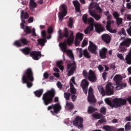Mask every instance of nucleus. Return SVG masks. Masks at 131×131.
<instances>
[{
	"mask_svg": "<svg viewBox=\"0 0 131 131\" xmlns=\"http://www.w3.org/2000/svg\"><path fill=\"white\" fill-rule=\"evenodd\" d=\"M69 32L71 34L69 36ZM68 32V29L67 28H64V34H63V37H66L67 38L64 40V42L60 43L59 47L60 50L63 52V53H67L69 58H70L71 60L73 61V63H68L67 71L68 72V76H71L74 74L76 70V63L74 61V55L72 53V51L69 50H67V45L69 46H71L73 43L74 41V36H73V31H69Z\"/></svg>",
	"mask_w": 131,
	"mask_h": 131,
	"instance_id": "f257e3e1",
	"label": "nucleus"
},
{
	"mask_svg": "<svg viewBox=\"0 0 131 131\" xmlns=\"http://www.w3.org/2000/svg\"><path fill=\"white\" fill-rule=\"evenodd\" d=\"M33 80H34V78H33V72L32 71V69H31V68H28L24 72L21 78L22 83L24 84L26 83L27 88L30 89V88L33 85L32 83Z\"/></svg>",
	"mask_w": 131,
	"mask_h": 131,
	"instance_id": "f03ea898",
	"label": "nucleus"
},
{
	"mask_svg": "<svg viewBox=\"0 0 131 131\" xmlns=\"http://www.w3.org/2000/svg\"><path fill=\"white\" fill-rule=\"evenodd\" d=\"M105 102L111 108H118V107H121V106L126 105L127 98H126V99L122 98H115L113 101H111V100L109 99H106Z\"/></svg>",
	"mask_w": 131,
	"mask_h": 131,
	"instance_id": "7ed1b4c3",
	"label": "nucleus"
},
{
	"mask_svg": "<svg viewBox=\"0 0 131 131\" xmlns=\"http://www.w3.org/2000/svg\"><path fill=\"white\" fill-rule=\"evenodd\" d=\"M56 95V92L54 89H51L50 91H48L45 93L42 96V100L43 101V104L45 106H49V105L53 103V99Z\"/></svg>",
	"mask_w": 131,
	"mask_h": 131,
	"instance_id": "20e7f679",
	"label": "nucleus"
},
{
	"mask_svg": "<svg viewBox=\"0 0 131 131\" xmlns=\"http://www.w3.org/2000/svg\"><path fill=\"white\" fill-rule=\"evenodd\" d=\"M98 90L102 96H111L114 94V87L112 85V83H108L106 84L105 86V91L104 90V88L102 85H99L98 86Z\"/></svg>",
	"mask_w": 131,
	"mask_h": 131,
	"instance_id": "39448f33",
	"label": "nucleus"
},
{
	"mask_svg": "<svg viewBox=\"0 0 131 131\" xmlns=\"http://www.w3.org/2000/svg\"><path fill=\"white\" fill-rule=\"evenodd\" d=\"M82 74L85 79H88L91 82H96L97 81V76H96L95 72L93 70H90L88 73L86 70H84L82 72Z\"/></svg>",
	"mask_w": 131,
	"mask_h": 131,
	"instance_id": "423d86ee",
	"label": "nucleus"
},
{
	"mask_svg": "<svg viewBox=\"0 0 131 131\" xmlns=\"http://www.w3.org/2000/svg\"><path fill=\"white\" fill-rule=\"evenodd\" d=\"M131 43L130 38H125L124 39L123 41L120 43L118 48V51L120 53H125L127 51V48H129Z\"/></svg>",
	"mask_w": 131,
	"mask_h": 131,
	"instance_id": "0eeeda50",
	"label": "nucleus"
},
{
	"mask_svg": "<svg viewBox=\"0 0 131 131\" xmlns=\"http://www.w3.org/2000/svg\"><path fill=\"white\" fill-rule=\"evenodd\" d=\"M62 107L60 103L52 104V105L48 106L47 110L48 111H50V113L52 115L55 114H58L61 111Z\"/></svg>",
	"mask_w": 131,
	"mask_h": 131,
	"instance_id": "6e6552de",
	"label": "nucleus"
},
{
	"mask_svg": "<svg viewBox=\"0 0 131 131\" xmlns=\"http://www.w3.org/2000/svg\"><path fill=\"white\" fill-rule=\"evenodd\" d=\"M88 95V100L90 105H92L93 107L96 106V100L94 95V90L91 87L89 88Z\"/></svg>",
	"mask_w": 131,
	"mask_h": 131,
	"instance_id": "1a4fd4ad",
	"label": "nucleus"
},
{
	"mask_svg": "<svg viewBox=\"0 0 131 131\" xmlns=\"http://www.w3.org/2000/svg\"><path fill=\"white\" fill-rule=\"evenodd\" d=\"M83 119L79 116H77L73 121V125L77 126L78 128H82L83 127Z\"/></svg>",
	"mask_w": 131,
	"mask_h": 131,
	"instance_id": "9d476101",
	"label": "nucleus"
},
{
	"mask_svg": "<svg viewBox=\"0 0 131 131\" xmlns=\"http://www.w3.org/2000/svg\"><path fill=\"white\" fill-rule=\"evenodd\" d=\"M88 22L90 26L87 27L84 31L85 34H89L91 32V31H93L94 30V18L90 17L88 18Z\"/></svg>",
	"mask_w": 131,
	"mask_h": 131,
	"instance_id": "9b49d317",
	"label": "nucleus"
},
{
	"mask_svg": "<svg viewBox=\"0 0 131 131\" xmlns=\"http://www.w3.org/2000/svg\"><path fill=\"white\" fill-rule=\"evenodd\" d=\"M76 50L77 53L79 54V58H82V55H83L85 58H86L87 59H90L91 54L89 53L88 49H84L83 51H82V49L81 48H77Z\"/></svg>",
	"mask_w": 131,
	"mask_h": 131,
	"instance_id": "f8f14e48",
	"label": "nucleus"
},
{
	"mask_svg": "<svg viewBox=\"0 0 131 131\" xmlns=\"http://www.w3.org/2000/svg\"><path fill=\"white\" fill-rule=\"evenodd\" d=\"M89 12L90 16L94 18L97 21L101 19V15L96 13V11L93 9V4H90Z\"/></svg>",
	"mask_w": 131,
	"mask_h": 131,
	"instance_id": "ddd939ff",
	"label": "nucleus"
},
{
	"mask_svg": "<svg viewBox=\"0 0 131 131\" xmlns=\"http://www.w3.org/2000/svg\"><path fill=\"white\" fill-rule=\"evenodd\" d=\"M67 15V7L65 5H61V12H59L58 18L59 21H63L64 17Z\"/></svg>",
	"mask_w": 131,
	"mask_h": 131,
	"instance_id": "4468645a",
	"label": "nucleus"
},
{
	"mask_svg": "<svg viewBox=\"0 0 131 131\" xmlns=\"http://www.w3.org/2000/svg\"><path fill=\"white\" fill-rule=\"evenodd\" d=\"M89 84H90L89 81L85 79H83L81 82V86L85 95L88 94V88H89Z\"/></svg>",
	"mask_w": 131,
	"mask_h": 131,
	"instance_id": "2eb2a0df",
	"label": "nucleus"
},
{
	"mask_svg": "<svg viewBox=\"0 0 131 131\" xmlns=\"http://www.w3.org/2000/svg\"><path fill=\"white\" fill-rule=\"evenodd\" d=\"M89 50L91 51L92 54H95L97 55L98 54V47L96 46L93 42L90 41V47L89 48Z\"/></svg>",
	"mask_w": 131,
	"mask_h": 131,
	"instance_id": "dca6fc26",
	"label": "nucleus"
},
{
	"mask_svg": "<svg viewBox=\"0 0 131 131\" xmlns=\"http://www.w3.org/2000/svg\"><path fill=\"white\" fill-rule=\"evenodd\" d=\"M82 39H83V34L81 33H77L75 40V45L76 47L79 46V43H80V41H81Z\"/></svg>",
	"mask_w": 131,
	"mask_h": 131,
	"instance_id": "f3484780",
	"label": "nucleus"
},
{
	"mask_svg": "<svg viewBox=\"0 0 131 131\" xmlns=\"http://www.w3.org/2000/svg\"><path fill=\"white\" fill-rule=\"evenodd\" d=\"M30 56L34 60L37 61V60L39 59V57H41V53L39 51H32L30 53Z\"/></svg>",
	"mask_w": 131,
	"mask_h": 131,
	"instance_id": "a211bd4d",
	"label": "nucleus"
},
{
	"mask_svg": "<svg viewBox=\"0 0 131 131\" xmlns=\"http://www.w3.org/2000/svg\"><path fill=\"white\" fill-rule=\"evenodd\" d=\"M101 39L105 42V43H110L111 41V36L108 34H103L101 35Z\"/></svg>",
	"mask_w": 131,
	"mask_h": 131,
	"instance_id": "6ab92c4d",
	"label": "nucleus"
},
{
	"mask_svg": "<svg viewBox=\"0 0 131 131\" xmlns=\"http://www.w3.org/2000/svg\"><path fill=\"white\" fill-rule=\"evenodd\" d=\"M107 51V49L105 48H103L99 51V56L101 59H106Z\"/></svg>",
	"mask_w": 131,
	"mask_h": 131,
	"instance_id": "aec40b11",
	"label": "nucleus"
},
{
	"mask_svg": "<svg viewBox=\"0 0 131 131\" xmlns=\"http://www.w3.org/2000/svg\"><path fill=\"white\" fill-rule=\"evenodd\" d=\"M73 4L75 8V11L77 13H81L80 11V4L78 1H73Z\"/></svg>",
	"mask_w": 131,
	"mask_h": 131,
	"instance_id": "412c9836",
	"label": "nucleus"
},
{
	"mask_svg": "<svg viewBox=\"0 0 131 131\" xmlns=\"http://www.w3.org/2000/svg\"><path fill=\"white\" fill-rule=\"evenodd\" d=\"M19 41L22 45L23 46H29V43H30V41L28 40L26 38L22 37L19 39Z\"/></svg>",
	"mask_w": 131,
	"mask_h": 131,
	"instance_id": "4be33fe9",
	"label": "nucleus"
},
{
	"mask_svg": "<svg viewBox=\"0 0 131 131\" xmlns=\"http://www.w3.org/2000/svg\"><path fill=\"white\" fill-rule=\"evenodd\" d=\"M125 60L126 64H128V65H131V50L129 51L128 54L126 55Z\"/></svg>",
	"mask_w": 131,
	"mask_h": 131,
	"instance_id": "5701e85b",
	"label": "nucleus"
},
{
	"mask_svg": "<svg viewBox=\"0 0 131 131\" xmlns=\"http://www.w3.org/2000/svg\"><path fill=\"white\" fill-rule=\"evenodd\" d=\"M114 81H115L116 85H117L118 84H119L120 82H121V81L122 80V78L120 75H116L114 78Z\"/></svg>",
	"mask_w": 131,
	"mask_h": 131,
	"instance_id": "b1692460",
	"label": "nucleus"
},
{
	"mask_svg": "<svg viewBox=\"0 0 131 131\" xmlns=\"http://www.w3.org/2000/svg\"><path fill=\"white\" fill-rule=\"evenodd\" d=\"M95 29L96 31L98 32V33H100V32H103L104 29L102 27L101 25L96 24L95 25Z\"/></svg>",
	"mask_w": 131,
	"mask_h": 131,
	"instance_id": "393cba45",
	"label": "nucleus"
},
{
	"mask_svg": "<svg viewBox=\"0 0 131 131\" xmlns=\"http://www.w3.org/2000/svg\"><path fill=\"white\" fill-rule=\"evenodd\" d=\"M37 45L41 46L42 47H43L45 45H46V42H47V39L45 38H39L37 40Z\"/></svg>",
	"mask_w": 131,
	"mask_h": 131,
	"instance_id": "a878e982",
	"label": "nucleus"
},
{
	"mask_svg": "<svg viewBox=\"0 0 131 131\" xmlns=\"http://www.w3.org/2000/svg\"><path fill=\"white\" fill-rule=\"evenodd\" d=\"M43 93V90L40 89L39 90H37L34 92V94L36 97L38 98H40L41 97V95Z\"/></svg>",
	"mask_w": 131,
	"mask_h": 131,
	"instance_id": "bb28decb",
	"label": "nucleus"
},
{
	"mask_svg": "<svg viewBox=\"0 0 131 131\" xmlns=\"http://www.w3.org/2000/svg\"><path fill=\"white\" fill-rule=\"evenodd\" d=\"M22 52L25 54V55H29L30 54V52H31V48H29V47H26L21 50Z\"/></svg>",
	"mask_w": 131,
	"mask_h": 131,
	"instance_id": "cd10ccee",
	"label": "nucleus"
},
{
	"mask_svg": "<svg viewBox=\"0 0 131 131\" xmlns=\"http://www.w3.org/2000/svg\"><path fill=\"white\" fill-rule=\"evenodd\" d=\"M29 17V15L28 14V13L24 12V10L21 11V15H20L21 19H23V18L28 19Z\"/></svg>",
	"mask_w": 131,
	"mask_h": 131,
	"instance_id": "c85d7f7f",
	"label": "nucleus"
},
{
	"mask_svg": "<svg viewBox=\"0 0 131 131\" xmlns=\"http://www.w3.org/2000/svg\"><path fill=\"white\" fill-rule=\"evenodd\" d=\"M103 128L105 131H116L115 127L113 126L105 125L103 126Z\"/></svg>",
	"mask_w": 131,
	"mask_h": 131,
	"instance_id": "c756f323",
	"label": "nucleus"
},
{
	"mask_svg": "<svg viewBox=\"0 0 131 131\" xmlns=\"http://www.w3.org/2000/svg\"><path fill=\"white\" fill-rule=\"evenodd\" d=\"M106 30L111 32V33H116V31H117L116 30V29L112 30V29H111V25H109V24H108V25H106Z\"/></svg>",
	"mask_w": 131,
	"mask_h": 131,
	"instance_id": "7c9ffc66",
	"label": "nucleus"
},
{
	"mask_svg": "<svg viewBox=\"0 0 131 131\" xmlns=\"http://www.w3.org/2000/svg\"><path fill=\"white\" fill-rule=\"evenodd\" d=\"M124 88H126V83H119L117 85L116 87V90L119 91V90H121L122 89H124Z\"/></svg>",
	"mask_w": 131,
	"mask_h": 131,
	"instance_id": "2f4dec72",
	"label": "nucleus"
},
{
	"mask_svg": "<svg viewBox=\"0 0 131 131\" xmlns=\"http://www.w3.org/2000/svg\"><path fill=\"white\" fill-rule=\"evenodd\" d=\"M93 4V10H94V8H95L96 10L97 11H98L99 13L102 12V9L100 8V6H99V4H97L95 5H94V3H91Z\"/></svg>",
	"mask_w": 131,
	"mask_h": 131,
	"instance_id": "473e14b6",
	"label": "nucleus"
},
{
	"mask_svg": "<svg viewBox=\"0 0 131 131\" xmlns=\"http://www.w3.org/2000/svg\"><path fill=\"white\" fill-rule=\"evenodd\" d=\"M66 106L68 107L69 110H73V108H74L73 104L72 102H68V101H67Z\"/></svg>",
	"mask_w": 131,
	"mask_h": 131,
	"instance_id": "72a5a7b5",
	"label": "nucleus"
},
{
	"mask_svg": "<svg viewBox=\"0 0 131 131\" xmlns=\"http://www.w3.org/2000/svg\"><path fill=\"white\" fill-rule=\"evenodd\" d=\"M125 131H130L131 130V123L130 122H129L128 123H127L125 125Z\"/></svg>",
	"mask_w": 131,
	"mask_h": 131,
	"instance_id": "f704fd0d",
	"label": "nucleus"
},
{
	"mask_svg": "<svg viewBox=\"0 0 131 131\" xmlns=\"http://www.w3.org/2000/svg\"><path fill=\"white\" fill-rule=\"evenodd\" d=\"M95 111H97V109L94 108L92 106H90L88 108V113L89 114H92L95 112Z\"/></svg>",
	"mask_w": 131,
	"mask_h": 131,
	"instance_id": "c9c22d12",
	"label": "nucleus"
},
{
	"mask_svg": "<svg viewBox=\"0 0 131 131\" xmlns=\"http://www.w3.org/2000/svg\"><path fill=\"white\" fill-rule=\"evenodd\" d=\"M30 8H36L37 4L33 0H30Z\"/></svg>",
	"mask_w": 131,
	"mask_h": 131,
	"instance_id": "e433bc0d",
	"label": "nucleus"
},
{
	"mask_svg": "<svg viewBox=\"0 0 131 131\" xmlns=\"http://www.w3.org/2000/svg\"><path fill=\"white\" fill-rule=\"evenodd\" d=\"M24 29V31L26 33V34H30V33H31V29L29 26H26Z\"/></svg>",
	"mask_w": 131,
	"mask_h": 131,
	"instance_id": "4c0bfd02",
	"label": "nucleus"
},
{
	"mask_svg": "<svg viewBox=\"0 0 131 131\" xmlns=\"http://www.w3.org/2000/svg\"><path fill=\"white\" fill-rule=\"evenodd\" d=\"M14 46L17 47V48H21L22 47V45L21 44V42H20V39L18 40H16L13 43Z\"/></svg>",
	"mask_w": 131,
	"mask_h": 131,
	"instance_id": "58836bf2",
	"label": "nucleus"
},
{
	"mask_svg": "<svg viewBox=\"0 0 131 131\" xmlns=\"http://www.w3.org/2000/svg\"><path fill=\"white\" fill-rule=\"evenodd\" d=\"M107 24L106 25H108V24H109V25H111V24H113V23H114V21H111V15H107Z\"/></svg>",
	"mask_w": 131,
	"mask_h": 131,
	"instance_id": "ea45409f",
	"label": "nucleus"
},
{
	"mask_svg": "<svg viewBox=\"0 0 131 131\" xmlns=\"http://www.w3.org/2000/svg\"><path fill=\"white\" fill-rule=\"evenodd\" d=\"M119 35H126V33L125 32V30L124 28H122L118 32Z\"/></svg>",
	"mask_w": 131,
	"mask_h": 131,
	"instance_id": "a19ab883",
	"label": "nucleus"
},
{
	"mask_svg": "<svg viewBox=\"0 0 131 131\" xmlns=\"http://www.w3.org/2000/svg\"><path fill=\"white\" fill-rule=\"evenodd\" d=\"M68 26L70 28H72V27H73V18L72 17L69 18Z\"/></svg>",
	"mask_w": 131,
	"mask_h": 131,
	"instance_id": "79ce46f5",
	"label": "nucleus"
},
{
	"mask_svg": "<svg viewBox=\"0 0 131 131\" xmlns=\"http://www.w3.org/2000/svg\"><path fill=\"white\" fill-rule=\"evenodd\" d=\"M113 16L115 19H117L119 18V17H120V14L117 12V11H115L113 13Z\"/></svg>",
	"mask_w": 131,
	"mask_h": 131,
	"instance_id": "37998d69",
	"label": "nucleus"
},
{
	"mask_svg": "<svg viewBox=\"0 0 131 131\" xmlns=\"http://www.w3.org/2000/svg\"><path fill=\"white\" fill-rule=\"evenodd\" d=\"M92 116H93L94 118H96V119H100L101 118V115L100 114H92Z\"/></svg>",
	"mask_w": 131,
	"mask_h": 131,
	"instance_id": "c03bdc74",
	"label": "nucleus"
},
{
	"mask_svg": "<svg viewBox=\"0 0 131 131\" xmlns=\"http://www.w3.org/2000/svg\"><path fill=\"white\" fill-rule=\"evenodd\" d=\"M59 38L62 39L63 37V33H62V30L59 29L58 31Z\"/></svg>",
	"mask_w": 131,
	"mask_h": 131,
	"instance_id": "a18cd8bd",
	"label": "nucleus"
},
{
	"mask_svg": "<svg viewBox=\"0 0 131 131\" xmlns=\"http://www.w3.org/2000/svg\"><path fill=\"white\" fill-rule=\"evenodd\" d=\"M116 20V23L118 25V26H119V25H121L122 24V18H117Z\"/></svg>",
	"mask_w": 131,
	"mask_h": 131,
	"instance_id": "49530a36",
	"label": "nucleus"
},
{
	"mask_svg": "<svg viewBox=\"0 0 131 131\" xmlns=\"http://www.w3.org/2000/svg\"><path fill=\"white\" fill-rule=\"evenodd\" d=\"M88 15L86 14H84L82 16V21L85 23V24H86V22H88Z\"/></svg>",
	"mask_w": 131,
	"mask_h": 131,
	"instance_id": "de8ad7c7",
	"label": "nucleus"
},
{
	"mask_svg": "<svg viewBox=\"0 0 131 131\" xmlns=\"http://www.w3.org/2000/svg\"><path fill=\"white\" fill-rule=\"evenodd\" d=\"M70 96H71L70 93H67L66 92L64 93V97L66 100H67V101H68L69 100L70 98Z\"/></svg>",
	"mask_w": 131,
	"mask_h": 131,
	"instance_id": "09e8293b",
	"label": "nucleus"
},
{
	"mask_svg": "<svg viewBox=\"0 0 131 131\" xmlns=\"http://www.w3.org/2000/svg\"><path fill=\"white\" fill-rule=\"evenodd\" d=\"M100 113H102V114H106V107H105L104 106L101 107L100 108Z\"/></svg>",
	"mask_w": 131,
	"mask_h": 131,
	"instance_id": "8fccbe9b",
	"label": "nucleus"
},
{
	"mask_svg": "<svg viewBox=\"0 0 131 131\" xmlns=\"http://www.w3.org/2000/svg\"><path fill=\"white\" fill-rule=\"evenodd\" d=\"M54 31V29L53 28V27H50L48 29V32L49 34H52Z\"/></svg>",
	"mask_w": 131,
	"mask_h": 131,
	"instance_id": "3c124183",
	"label": "nucleus"
},
{
	"mask_svg": "<svg viewBox=\"0 0 131 131\" xmlns=\"http://www.w3.org/2000/svg\"><path fill=\"white\" fill-rule=\"evenodd\" d=\"M117 57H118L119 59H120V60H123V61H124V58L123 57V55H122V54H120L118 53L117 54Z\"/></svg>",
	"mask_w": 131,
	"mask_h": 131,
	"instance_id": "603ef678",
	"label": "nucleus"
},
{
	"mask_svg": "<svg viewBox=\"0 0 131 131\" xmlns=\"http://www.w3.org/2000/svg\"><path fill=\"white\" fill-rule=\"evenodd\" d=\"M70 91H71V94H72L73 95H75V94H76V90H75V88H71L70 89Z\"/></svg>",
	"mask_w": 131,
	"mask_h": 131,
	"instance_id": "864d4df0",
	"label": "nucleus"
},
{
	"mask_svg": "<svg viewBox=\"0 0 131 131\" xmlns=\"http://www.w3.org/2000/svg\"><path fill=\"white\" fill-rule=\"evenodd\" d=\"M87 45H88V41H86V40H84L82 41L81 47L84 48V47H85V46H87Z\"/></svg>",
	"mask_w": 131,
	"mask_h": 131,
	"instance_id": "5fc2aeb1",
	"label": "nucleus"
},
{
	"mask_svg": "<svg viewBox=\"0 0 131 131\" xmlns=\"http://www.w3.org/2000/svg\"><path fill=\"white\" fill-rule=\"evenodd\" d=\"M102 78L103 80H106V78H107V72H105L102 74Z\"/></svg>",
	"mask_w": 131,
	"mask_h": 131,
	"instance_id": "6e6d98bb",
	"label": "nucleus"
},
{
	"mask_svg": "<svg viewBox=\"0 0 131 131\" xmlns=\"http://www.w3.org/2000/svg\"><path fill=\"white\" fill-rule=\"evenodd\" d=\"M57 86L58 88V89H62V83H61V82L58 81L57 83Z\"/></svg>",
	"mask_w": 131,
	"mask_h": 131,
	"instance_id": "4d7b16f0",
	"label": "nucleus"
},
{
	"mask_svg": "<svg viewBox=\"0 0 131 131\" xmlns=\"http://www.w3.org/2000/svg\"><path fill=\"white\" fill-rule=\"evenodd\" d=\"M41 35L43 37V38H45L46 39L47 38L46 31H42V32H41Z\"/></svg>",
	"mask_w": 131,
	"mask_h": 131,
	"instance_id": "13d9d810",
	"label": "nucleus"
},
{
	"mask_svg": "<svg viewBox=\"0 0 131 131\" xmlns=\"http://www.w3.org/2000/svg\"><path fill=\"white\" fill-rule=\"evenodd\" d=\"M98 69L100 72H102L104 70V68L101 65H99L98 67Z\"/></svg>",
	"mask_w": 131,
	"mask_h": 131,
	"instance_id": "bf43d9fd",
	"label": "nucleus"
},
{
	"mask_svg": "<svg viewBox=\"0 0 131 131\" xmlns=\"http://www.w3.org/2000/svg\"><path fill=\"white\" fill-rule=\"evenodd\" d=\"M62 64H63V61L62 60L58 61L56 62V65L57 67L62 66Z\"/></svg>",
	"mask_w": 131,
	"mask_h": 131,
	"instance_id": "052dcab7",
	"label": "nucleus"
},
{
	"mask_svg": "<svg viewBox=\"0 0 131 131\" xmlns=\"http://www.w3.org/2000/svg\"><path fill=\"white\" fill-rule=\"evenodd\" d=\"M49 73H45L43 74V77L45 79H48L49 78Z\"/></svg>",
	"mask_w": 131,
	"mask_h": 131,
	"instance_id": "680f3d73",
	"label": "nucleus"
},
{
	"mask_svg": "<svg viewBox=\"0 0 131 131\" xmlns=\"http://www.w3.org/2000/svg\"><path fill=\"white\" fill-rule=\"evenodd\" d=\"M33 22V18L32 17H29L28 20V23H32Z\"/></svg>",
	"mask_w": 131,
	"mask_h": 131,
	"instance_id": "e2e57ef3",
	"label": "nucleus"
},
{
	"mask_svg": "<svg viewBox=\"0 0 131 131\" xmlns=\"http://www.w3.org/2000/svg\"><path fill=\"white\" fill-rule=\"evenodd\" d=\"M33 36H36V33H35V29H33L32 31Z\"/></svg>",
	"mask_w": 131,
	"mask_h": 131,
	"instance_id": "0e129e2a",
	"label": "nucleus"
},
{
	"mask_svg": "<svg viewBox=\"0 0 131 131\" xmlns=\"http://www.w3.org/2000/svg\"><path fill=\"white\" fill-rule=\"evenodd\" d=\"M104 122H106V120H104V119H101L98 121L99 123H104Z\"/></svg>",
	"mask_w": 131,
	"mask_h": 131,
	"instance_id": "69168bd1",
	"label": "nucleus"
},
{
	"mask_svg": "<svg viewBox=\"0 0 131 131\" xmlns=\"http://www.w3.org/2000/svg\"><path fill=\"white\" fill-rule=\"evenodd\" d=\"M125 120L126 121H131V116L126 117Z\"/></svg>",
	"mask_w": 131,
	"mask_h": 131,
	"instance_id": "338daca9",
	"label": "nucleus"
},
{
	"mask_svg": "<svg viewBox=\"0 0 131 131\" xmlns=\"http://www.w3.org/2000/svg\"><path fill=\"white\" fill-rule=\"evenodd\" d=\"M127 101L131 104V96L127 98Z\"/></svg>",
	"mask_w": 131,
	"mask_h": 131,
	"instance_id": "774afa93",
	"label": "nucleus"
}]
</instances>
